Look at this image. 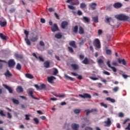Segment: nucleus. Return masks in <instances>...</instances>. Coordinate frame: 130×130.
Returning a JSON list of instances; mask_svg holds the SVG:
<instances>
[{"mask_svg":"<svg viewBox=\"0 0 130 130\" xmlns=\"http://www.w3.org/2000/svg\"><path fill=\"white\" fill-rule=\"evenodd\" d=\"M66 77V79H67V80H70V81H73L74 79L71 77H69L68 76V75H66L65 76Z\"/></svg>","mask_w":130,"mask_h":130,"instance_id":"8fccbe9b","label":"nucleus"},{"mask_svg":"<svg viewBox=\"0 0 130 130\" xmlns=\"http://www.w3.org/2000/svg\"><path fill=\"white\" fill-rule=\"evenodd\" d=\"M85 33V30H84V28L82 26L79 27V34H84Z\"/></svg>","mask_w":130,"mask_h":130,"instance_id":"a878e982","label":"nucleus"},{"mask_svg":"<svg viewBox=\"0 0 130 130\" xmlns=\"http://www.w3.org/2000/svg\"><path fill=\"white\" fill-rule=\"evenodd\" d=\"M54 15H55V17L56 18V19H57V20H59V16H58V15H57V13H54Z\"/></svg>","mask_w":130,"mask_h":130,"instance_id":"69168bd1","label":"nucleus"},{"mask_svg":"<svg viewBox=\"0 0 130 130\" xmlns=\"http://www.w3.org/2000/svg\"><path fill=\"white\" fill-rule=\"evenodd\" d=\"M107 64L109 68H110V69H112V70L113 72H114V73H116V72L117 71V70L116 69V68H115V67L111 66V65L110 64V60L107 61Z\"/></svg>","mask_w":130,"mask_h":130,"instance_id":"6e6552de","label":"nucleus"},{"mask_svg":"<svg viewBox=\"0 0 130 130\" xmlns=\"http://www.w3.org/2000/svg\"><path fill=\"white\" fill-rule=\"evenodd\" d=\"M3 86L5 89H7V90L9 91V92L10 94H13V88L9 86L6 84H3Z\"/></svg>","mask_w":130,"mask_h":130,"instance_id":"9d476101","label":"nucleus"},{"mask_svg":"<svg viewBox=\"0 0 130 130\" xmlns=\"http://www.w3.org/2000/svg\"><path fill=\"white\" fill-rule=\"evenodd\" d=\"M68 50L69 51V52H70V53H74V49H73V48L71 47H68Z\"/></svg>","mask_w":130,"mask_h":130,"instance_id":"a19ab883","label":"nucleus"},{"mask_svg":"<svg viewBox=\"0 0 130 130\" xmlns=\"http://www.w3.org/2000/svg\"><path fill=\"white\" fill-rule=\"evenodd\" d=\"M83 19L85 21V22H86V23H89V22H90V19H89V18L86 17V16H84L83 17Z\"/></svg>","mask_w":130,"mask_h":130,"instance_id":"e433bc0d","label":"nucleus"},{"mask_svg":"<svg viewBox=\"0 0 130 130\" xmlns=\"http://www.w3.org/2000/svg\"><path fill=\"white\" fill-rule=\"evenodd\" d=\"M72 2H74L75 4H77L78 5L80 4V2H79V0H67L66 1L67 4H70V3H72Z\"/></svg>","mask_w":130,"mask_h":130,"instance_id":"6ab92c4d","label":"nucleus"},{"mask_svg":"<svg viewBox=\"0 0 130 130\" xmlns=\"http://www.w3.org/2000/svg\"><path fill=\"white\" fill-rule=\"evenodd\" d=\"M101 106H103L105 108H107V107H108L107 105L104 104V103H101Z\"/></svg>","mask_w":130,"mask_h":130,"instance_id":"864d4df0","label":"nucleus"},{"mask_svg":"<svg viewBox=\"0 0 130 130\" xmlns=\"http://www.w3.org/2000/svg\"><path fill=\"white\" fill-rule=\"evenodd\" d=\"M69 23L67 21H63L61 23V28L62 29H66V27H68Z\"/></svg>","mask_w":130,"mask_h":130,"instance_id":"1a4fd4ad","label":"nucleus"},{"mask_svg":"<svg viewBox=\"0 0 130 130\" xmlns=\"http://www.w3.org/2000/svg\"><path fill=\"white\" fill-rule=\"evenodd\" d=\"M80 126L78 124H76V123H72L71 124V127L72 128V129L73 130H79V127Z\"/></svg>","mask_w":130,"mask_h":130,"instance_id":"f8f14e48","label":"nucleus"},{"mask_svg":"<svg viewBox=\"0 0 130 130\" xmlns=\"http://www.w3.org/2000/svg\"><path fill=\"white\" fill-rule=\"evenodd\" d=\"M118 89H119L118 87H117V86L115 87L114 88H113V91L115 93H116V92H117V91H118Z\"/></svg>","mask_w":130,"mask_h":130,"instance_id":"de8ad7c7","label":"nucleus"},{"mask_svg":"<svg viewBox=\"0 0 130 130\" xmlns=\"http://www.w3.org/2000/svg\"><path fill=\"white\" fill-rule=\"evenodd\" d=\"M89 78L91 80H92V81H96V80H99V79L97 77H90Z\"/></svg>","mask_w":130,"mask_h":130,"instance_id":"09e8293b","label":"nucleus"},{"mask_svg":"<svg viewBox=\"0 0 130 130\" xmlns=\"http://www.w3.org/2000/svg\"><path fill=\"white\" fill-rule=\"evenodd\" d=\"M68 8H69L70 9V10H75L76 9V7H75L73 6H71V5H68Z\"/></svg>","mask_w":130,"mask_h":130,"instance_id":"49530a36","label":"nucleus"},{"mask_svg":"<svg viewBox=\"0 0 130 130\" xmlns=\"http://www.w3.org/2000/svg\"><path fill=\"white\" fill-rule=\"evenodd\" d=\"M104 123L106 124L105 126L109 127V126L112 124V122H111V120L110 119V118H108L107 121H104Z\"/></svg>","mask_w":130,"mask_h":130,"instance_id":"423d86ee","label":"nucleus"},{"mask_svg":"<svg viewBox=\"0 0 130 130\" xmlns=\"http://www.w3.org/2000/svg\"><path fill=\"white\" fill-rule=\"evenodd\" d=\"M0 115L1 116H6V114L4 113V111L3 110L0 111Z\"/></svg>","mask_w":130,"mask_h":130,"instance_id":"6e6d98bb","label":"nucleus"},{"mask_svg":"<svg viewBox=\"0 0 130 130\" xmlns=\"http://www.w3.org/2000/svg\"><path fill=\"white\" fill-rule=\"evenodd\" d=\"M48 82H52L53 80H55V77L53 76L48 77Z\"/></svg>","mask_w":130,"mask_h":130,"instance_id":"72a5a7b5","label":"nucleus"},{"mask_svg":"<svg viewBox=\"0 0 130 130\" xmlns=\"http://www.w3.org/2000/svg\"><path fill=\"white\" fill-rule=\"evenodd\" d=\"M16 69L18 71H21V69H22V66H21V64H20V63H17L16 66Z\"/></svg>","mask_w":130,"mask_h":130,"instance_id":"2f4dec72","label":"nucleus"},{"mask_svg":"<svg viewBox=\"0 0 130 130\" xmlns=\"http://www.w3.org/2000/svg\"><path fill=\"white\" fill-rule=\"evenodd\" d=\"M119 117H123V116H124V115H123V113L122 112H120L119 113Z\"/></svg>","mask_w":130,"mask_h":130,"instance_id":"680f3d73","label":"nucleus"},{"mask_svg":"<svg viewBox=\"0 0 130 130\" xmlns=\"http://www.w3.org/2000/svg\"><path fill=\"white\" fill-rule=\"evenodd\" d=\"M112 64L113 66H115V67H117V66H118V64L117 63V62H116V61H113L112 62Z\"/></svg>","mask_w":130,"mask_h":130,"instance_id":"bf43d9fd","label":"nucleus"},{"mask_svg":"<svg viewBox=\"0 0 130 130\" xmlns=\"http://www.w3.org/2000/svg\"><path fill=\"white\" fill-rule=\"evenodd\" d=\"M9 68H14L16 66V62L13 59H9L8 62Z\"/></svg>","mask_w":130,"mask_h":130,"instance_id":"20e7f679","label":"nucleus"},{"mask_svg":"<svg viewBox=\"0 0 130 130\" xmlns=\"http://www.w3.org/2000/svg\"><path fill=\"white\" fill-rule=\"evenodd\" d=\"M38 39H39V37L36 36V37L31 38L30 39V41H31V42H37V41H38Z\"/></svg>","mask_w":130,"mask_h":130,"instance_id":"f3484780","label":"nucleus"},{"mask_svg":"<svg viewBox=\"0 0 130 130\" xmlns=\"http://www.w3.org/2000/svg\"><path fill=\"white\" fill-rule=\"evenodd\" d=\"M69 45L73 47L74 48H77V45H76V42L74 41H71L69 42Z\"/></svg>","mask_w":130,"mask_h":130,"instance_id":"dca6fc26","label":"nucleus"},{"mask_svg":"<svg viewBox=\"0 0 130 130\" xmlns=\"http://www.w3.org/2000/svg\"><path fill=\"white\" fill-rule=\"evenodd\" d=\"M99 64H102L103 63H104V61H103V60L102 59H100L98 60V61Z\"/></svg>","mask_w":130,"mask_h":130,"instance_id":"79ce46f5","label":"nucleus"},{"mask_svg":"<svg viewBox=\"0 0 130 130\" xmlns=\"http://www.w3.org/2000/svg\"><path fill=\"white\" fill-rule=\"evenodd\" d=\"M92 20L93 22H94V23H98L99 22L98 15L96 16L95 17H92Z\"/></svg>","mask_w":130,"mask_h":130,"instance_id":"5701e85b","label":"nucleus"},{"mask_svg":"<svg viewBox=\"0 0 130 130\" xmlns=\"http://www.w3.org/2000/svg\"><path fill=\"white\" fill-rule=\"evenodd\" d=\"M23 88L22 86H18L16 88V92H18V93H22L23 92Z\"/></svg>","mask_w":130,"mask_h":130,"instance_id":"4be33fe9","label":"nucleus"},{"mask_svg":"<svg viewBox=\"0 0 130 130\" xmlns=\"http://www.w3.org/2000/svg\"><path fill=\"white\" fill-rule=\"evenodd\" d=\"M106 53L108 55H111L112 53V51L110 50H106Z\"/></svg>","mask_w":130,"mask_h":130,"instance_id":"c03bdc74","label":"nucleus"},{"mask_svg":"<svg viewBox=\"0 0 130 130\" xmlns=\"http://www.w3.org/2000/svg\"><path fill=\"white\" fill-rule=\"evenodd\" d=\"M102 33H103V31H102V30L99 29L98 30V35H101L102 34Z\"/></svg>","mask_w":130,"mask_h":130,"instance_id":"0e129e2a","label":"nucleus"},{"mask_svg":"<svg viewBox=\"0 0 130 130\" xmlns=\"http://www.w3.org/2000/svg\"><path fill=\"white\" fill-rule=\"evenodd\" d=\"M32 55H33V56H34V57H35L37 59H38V56H37V55H36L35 53H33Z\"/></svg>","mask_w":130,"mask_h":130,"instance_id":"338daca9","label":"nucleus"},{"mask_svg":"<svg viewBox=\"0 0 130 130\" xmlns=\"http://www.w3.org/2000/svg\"><path fill=\"white\" fill-rule=\"evenodd\" d=\"M0 26H1V27H5V26H7V21H0Z\"/></svg>","mask_w":130,"mask_h":130,"instance_id":"7c9ffc66","label":"nucleus"},{"mask_svg":"<svg viewBox=\"0 0 130 130\" xmlns=\"http://www.w3.org/2000/svg\"><path fill=\"white\" fill-rule=\"evenodd\" d=\"M93 46L98 49H100V48H101V43H100L99 39H95L93 41Z\"/></svg>","mask_w":130,"mask_h":130,"instance_id":"f03ea898","label":"nucleus"},{"mask_svg":"<svg viewBox=\"0 0 130 130\" xmlns=\"http://www.w3.org/2000/svg\"><path fill=\"white\" fill-rule=\"evenodd\" d=\"M25 41L26 42L27 45H31V42H30V40L28 39V38H25Z\"/></svg>","mask_w":130,"mask_h":130,"instance_id":"4c0bfd02","label":"nucleus"},{"mask_svg":"<svg viewBox=\"0 0 130 130\" xmlns=\"http://www.w3.org/2000/svg\"><path fill=\"white\" fill-rule=\"evenodd\" d=\"M82 62V63H84V64H88L89 63V60L88 59V58L85 57Z\"/></svg>","mask_w":130,"mask_h":130,"instance_id":"c85d7f7f","label":"nucleus"},{"mask_svg":"<svg viewBox=\"0 0 130 130\" xmlns=\"http://www.w3.org/2000/svg\"><path fill=\"white\" fill-rule=\"evenodd\" d=\"M106 100H107V101H110L112 103H115V100L111 99V98H107Z\"/></svg>","mask_w":130,"mask_h":130,"instance_id":"473e14b6","label":"nucleus"},{"mask_svg":"<svg viewBox=\"0 0 130 130\" xmlns=\"http://www.w3.org/2000/svg\"><path fill=\"white\" fill-rule=\"evenodd\" d=\"M113 7L115 9H120L122 7V5L120 3H115L113 5Z\"/></svg>","mask_w":130,"mask_h":130,"instance_id":"ddd939ff","label":"nucleus"},{"mask_svg":"<svg viewBox=\"0 0 130 130\" xmlns=\"http://www.w3.org/2000/svg\"><path fill=\"white\" fill-rule=\"evenodd\" d=\"M7 117L8 118H9V119H11V118H12V115L11 114V113L9 112L7 113Z\"/></svg>","mask_w":130,"mask_h":130,"instance_id":"13d9d810","label":"nucleus"},{"mask_svg":"<svg viewBox=\"0 0 130 130\" xmlns=\"http://www.w3.org/2000/svg\"><path fill=\"white\" fill-rule=\"evenodd\" d=\"M55 38H57V39H60L61 37H62V36L60 34H57L55 35Z\"/></svg>","mask_w":130,"mask_h":130,"instance_id":"58836bf2","label":"nucleus"},{"mask_svg":"<svg viewBox=\"0 0 130 130\" xmlns=\"http://www.w3.org/2000/svg\"><path fill=\"white\" fill-rule=\"evenodd\" d=\"M51 29L52 32H55L56 31H58V26H57V24L56 23H54L53 26L51 27Z\"/></svg>","mask_w":130,"mask_h":130,"instance_id":"0eeeda50","label":"nucleus"},{"mask_svg":"<svg viewBox=\"0 0 130 130\" xmlns=\"http://www.w3.org/2000/svg\"><path fill=\"white\" fill-rule=\"evenodd\" d=\"M25 76L26 78H27V79H34V76H33V75H32V74H30L29 73L25 74Z\"/></svg>","mask_w":130,"mask_h":130,"instance_id":"393cba45","label":"nucleus"},{"mask_svg":"<svg viewBox=\"0 0 130 130\" xmlns=\"http://www.w3.org/2000/svg\"><path fill=\"white\" fill-rule=\"evenodd\" d=\"M85 57V56L83 55H79V58L80 59H83V58Z\"/></svg>","mask_w":130,"mask_h":130,"instance_id":"774afa93","label":"nucleus"},{"mask_svg":"<svg viewBox=\"0 0 130 130\" xmlns=\"http://www.w3.org/2000/svg\"><path fill=\"white\" fill-rule=\"evenodd\" d=\"M0 38L2 39V40H7V37L3 33H0Z\"/></svg>","mask_w":130,"mask_h":130,"instance_id":"c756f323","label":"nucleus"},{"mask_svg":"<svg viewBox=\"0 0 130 130\" xmlns=\"http://www.w3.org/2000/svg\"><path fill=\"white\" fill-rule=\"evenodd\" d=\"M105 19L106 20H105V22L106 23H108V24H110V20H111V17H108V16H106Z\"/></svg>","mask_w":130,"mask_h":130,"instance_id":"cd10ccee","label":"nucleus"},{"mask_svg":"<svg viewBox=\"0 0 130 130\" xmlns=\"http://www.w3.org/2000/svg\"><path fill=\"white\" fill-rule=\"evenodd\" d=\"M16 58L17 59H23V58L24 57L23 56V55L22 54H18V53H15L14 54Z\"/></svg>","mask_w":130,"mask_h":130,"instance_id":"a211bd4d","label":"nucleus"},{"mask_svg":"<svg viewBox=\"0 0 130 130\" xmlns=\"http://www.w3.org/2000/svg\"><path fill=\"white\" fill-rule=\"evenodd\" d=\"M40 45L41 46H45V44H44V42H43L42 41H41L40 42Z\"/></svg>","mask_w":130,"mask_h":130,"instance_id":"052dcab7","label":"nucleus"},{"mask_svg":"<svg viewBox=\"0 0 130 130\" xmlns=\"http://www.w3.org/2000/svg\"><path fill=\"white\" fill-rule=\"evenodd\" d=\"M117 60L119 63H121L123 66H125V64H126V62L125 61V60L124 59L118 58Z\"/></svg>","mask_w":130,"mask_h":130,"instance_id":"2eb2a0df","label":"nucleus"},{"mask_svg":"<svg viewBox=\"0 0 130 130\" xmlns=\"http://www.w3.org/2000/svg\"><path fill=\"white\" fill-rule=\"evenodd\" d=\"M38 59H39L40 61H44V59L42 57V56H39L38 57Z\"/></svg>","mask_w":130,"mask_h":130,"instance_id":"3c124183","label":"nucleus"},{"mask_svg":"<svg viewBox=\"0 0 130 130\" xmlns=\"http://www.w3.org/2000/svg\"><path fill=\"white\" fill-rule=\"evenodd\" d=\"M5 75L6 76V77H8V78H10V77H12V76H13V75H12V74L10 73V71H9L8 70H7L6 73H5Z\"/></svg>","mask_w":130,"mask_h":130,"instance_id":"b1692460","label":"nucleus"},{"mask_svg":"<svg viewBox=\"0 0 130 130\" xmlns=\"http://www.w3.org/2000/svg\"><path fill=\"white\" fill-rule=\"evenodd\" d=\"M103 74H104V75H106L107 76H110V73L108 72V71H104Z\"/></svg>","mask_w":130,"mask_h":130,"instance_id":"4d7b16f0","label":"nucleus"},{"mask_svg":"<svg viewBox=\"0 0 130 130\" xmlns=\"http://www.w3.org/2000/svg\"><path fill=\"white\" fill-rule=\"evenodd\" d=\"M77 15H78V16H82V15H83V12H82L81 10H78L77 11Z\"/></svg>","mask_w":130,"mask_h":130,"instance_id":"5fc2aeb1","label":"nucleus"},{"mask_svg":"<svg viewBox=\"0 0 130 130\" xmlns=\"http://www.w3.org/2000/svg\"><path fill=\"white\" fill-rule=\"evenodd\" d=\"M115 18H116V19L119 20L120 21H126L127 20H128V19H129V17H128V16L123 14L116 15Z\"/></svg>","mask_w":130,"mask_h":130,"instance_id":"f257e3e1","label":"nucleus"},{"mask_svg":"<svg viewBox=\"0 0 130 130\" xmlns=\"http://www.w3.org/2000/svg\"><path fill=\"white\" fill-rule=\"evenodd\" d=\"M27 93L33 99H35L36 100H38V98L35 97L34 95H33V91L31 90V89H28V90L27 91Z\"/></svg>","mask_w":130,"mask_h":130,"instance_id":"9b49d317","label":"nucleus"},{"mask_svg":"<svg viewBox=\"0 0 130 130\" xmlns=\"http://www.w3.org/2000/svg\"><path fill=\"white\" fill-rule=\"evenodd\" d=\"M49 66H50V63L48 61H46L44 63V67L46 68V69H48L49 68Z\"/></svg>","mask_w":130,"mask_h":130,"instance_id":"aec40b11","label":"nucleus"},{"mask_svg":"<svg viewBox=\"0 0 130 130\" xmlns=\"http://www.w3.org/2000/svg\"><path fill=\"white\" fill-rule=\"evenodd\" d=\"M85 130H93V128L92 127L87 126L85 128Z\"/></svg>","mask_w":130,"mask_h":130,"instance_id":"e2e57ef3","label":"nucleus"},{"mask_svg":"<svg viewBox=\"0 0 130 130\" xmlns=\"http://www.w3.org/2000/svg\"><path fill=\"white\" fill-rule=\"evenodd\" d=\"M24 33L26 36L25 38H28V36H29V31H27L26 30H24Z\"/></svg>","mask_w":130,"mask_h":130,"instance_id":"a18cd8bd","label":"nucleus"},{"mask_svg":"<svg viewBox=\"0 0 130 130\" xmlns=\"http://www.w3.org/2000/svg\"><path fill=\"white\" fill-rule=\"evenodd\" d=\"M81 111H82V110L81 109H75L74 110V112L75 114H79Z\"/></svg>","mask_w":130,"mask_h":130,"instance_id":"ea45409f","label":"nucleus"},{"mask_svg":"<svg viewBox=\"0 0 130 130\" xmlns=\"http://www.w3.org/2000/svg\"><path fill=\"white\" fill-rule=\"evenodd\" d=\"M71 67L75 71L79 70V65L77 64H71Z\"/></svg>","mask_w":130,"mask_h":130,"instance_id":"412c9836","label":"nucleus"},{"mask_svg":"<svg viewBox=\"0 0 130 130\" xmlns=\"http://www.w3.org/2000/svg\"><path fill=\"white\" fill-rule=\"evenodd\" d=\"M12 101L14 104H16L17 105L20 103L19 101L18 100H16L15 99H12Z\"/></svg>","mask_w":130,"mask_h":130,"instance_id":"f704fd0d","label":"nucleus"},{"mask_svg":"<svg viewBox=\"0 0 130 130\" xmlns=\"http://www.w3.org/2000/svg\"><path fill=\"white\" fill-rule=\"evenodd\" d=\"M34 121H35L36 124H38V123H39V120L37 118H34Z\"/></svg>","mask_w":130,"mask_h":130,"instance_id":"37998d69","label":"nucleus"},{"mask_svg":"<svg viewBox=\"0 0 130 130\" xmlns=\"http://www.w3.org/2000/svg\"><path fill=\"white\" fill-rule=\"evenodd\" d=\"M78 96L81 98H83V99H85V98H88V99H91L92 96L88 93H84L83 94H79Z\"/></svg>","mask_w":130,"mask_h":130,"instance_id":"39448f33","label":"nucleus"},{"mask_svg":"<svg viewBox=\"0 0 130 130\" xmlns=\"http://www.w3.org/2000/svg\"><path fill=\"white\" fill-rule=\"evenodd\" d=\"M90 8H91L92 11L94 10H96V7H97V4L95 3H92L91 4L89 5Z\"/></svg>","mask_w":130,"mask_h":130,"instance_id":"4468645a","label":"nucleus"},{"mask_svg":"<svg viewBox=\"0 0 130 130\" xmlns=\"http://www.w3.org/2000/svg\"><path fill=\"white\" fill-rule=\"evenodd\" d=\"M87 7V5L85 3H81L80 5V9H85Z\"/></svg>","mask_w":130,"mask_h":130,"instance_id":"c9c22d12","label":"nucleus"},{"mask_svg":"<svg viewBox=\"0 0 130 130\" xmlns=\"http://www.w3.org/2000/svg\"><path fill=\"white\" fill-rule=\"evenodd\" d=\"M57 74H58V70H57L56 69H55L53 72V74L54 75V76H56V75Z\"/></svg>","mask_w":130,"mask_h":130,"instance_id":"603ef678","label":"nucleus"},{"mask_svg":"<svg viewBox=\"0 0 130 130\" xmlns=\"http://www.w3.org/2000/svg\"><path fill=\"white\" fill-rule=\"evenodd\" d=\"M34 86L37 89V91H39V90H44V89L46 88V85L44 83L41 84V86H39L38 84H35Z\"/></svg>","mask_w":130,"mask_h":130,"instance_id":"7ed1b4c3","label":"nucleus"},{"mask_svg":"<svg viewBox=\"0 0 130 130\" xmlns=\"http://www.w3.org/2000/svg\"><path fill=\"white\" fill-rule=\"evenodd\" d=\"M74 33L77 34L78 33V30H79V27L78 25H75L74 28L72 29Z\"/></svg>","mask_w":130,"mask_h":130,"instance_id":"bb28decb","label":"nucleus"}]
</instances>
